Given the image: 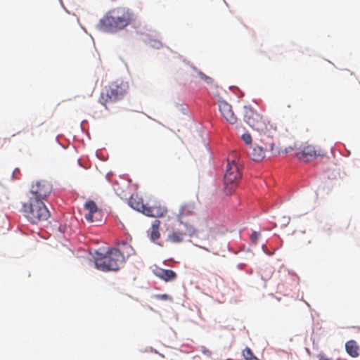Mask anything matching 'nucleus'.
<instances>
[{
    "mask_svg": "<svg viewBox=\"0 0 360 360\" xmlns=\"http://www.w3.org/2000/svg\"><path fill=\"white\" fill-rule=\"evenodd\" d=\"M185 207H186L185 205H181V207L179 209V214L176 216L178 221H179L181 224H183V221L181 219V217L182 214H184Z\"/></svg>",
    "mask_w": 360,
    "mask_h": 360,
    "instance_id": "27",
    "label": "nucleus"
},
{
    "mask_svg": "<svg viewBox=\"0 0 360 360\" xmlns=\"http://www.w3.org/2000/svg\"><path fill=\"white\" fill-rule=\"evenodd\" d=\"M238 170V167L235 165L233 161L227 163L223 179V190L226 195H232L237 188L238 179L239 177Z\"/></svg>",
    "mask_w": 360,
    "mask_h": 360,
    "instance_id": "4",
    "label": "nucleus"
},
{
    "mask_svg": "<svg viewBox=\"0 0 360 360\" xmlns=\"http://www.w3.org/2000/svg\"><path fill=\"white\" fill-rule=\"evenodd\" d=\"M345 350L351 357L356 358L360 355V347L354 340H348L345 343Z\"/></svg>",
    "mask_w": 360,
    "mask_h": 360,
    "instance_id": "9",
    "label": "nucleus"
},
{
    "mask_svg": "<svg viewBox=\"0 0 360 360\" xmlns=\"http://www.w3.org/2000/svg\"><path fill=\"white\" fill-rule=\"evenodd\" d=\"M163 209H166L165 207H155V212H156L157 211H158V212H160L162 211Z\"/></svg>",
    "mask_w": 360,
    "mask_h": 360,
    "instance_id": "42",
    "label": "nucleus"
},
{
    "mask_svg": "<svg viewBox=\"0 0 360 360\" xmlns=\"http://www.w3.org/2000/svg\"><path fill=\"white\" fill-rule=\"evenodd\" d=\"M17 172H18V173H20V169H19L18 167L15 168V169H14V170H13V173H12L11 179H12L13 180H15V179H18V177H16V176H15V174H16Z\"/></svg>",
    "mask_w": 360,
    "mask_h": 360,
    "instance_id": "34",
    "label": "nucleus"
},
{
    "mask_svg": "<svg viewBox=\"0 0 360 360\" xmlns=\"http://www.w3.org/2000/svg\"><path fill=\"white\" fill-rule=\"evenodd\" d=\"M101 150H97L96 151V157L102 160V161H105L107 160V158H105V156L104 155H103L101 152H100Z\"/></svg>",
    "mask_w": 360,
    "mask_h": 360,
    "instance_id": "32",
    "label": "nucleus"
},
{
    "mask_svg": "<svg viewBox=\"0 0 360 360\" xmlns=\"http://www.w3.org/2000/svg\"><path fill=\"white\" fill-rule=\"evenodd\" d=\"M167 209H163L162 212H158L157 211L155 212V207L151 206H148L147 205H144L143 202H141L140 211L142 214L147 217H162L167 212Z\"/></svg>",
    "mask_w": 360,
    "mask_h": 360,
    "instance_id": "8",
    "label": "nucleus"
},
{
    "mask_svg": "<svg viewBox=\"0 0 360 360\" xmlns=\"http://www.w3.org/2000/svg\"><path fill=\"white\" fill-rule=\"evenodd\" d=\"M115 84H117V91L120 92V98L122 99L126 95L129 89V84L127 82L117 79Z\"/></svg>",
    "mask_w": 360,
    "mask_h": 360,
    "instance_id": "13",
    "label": "nucleus"
},
{
    "mask_svg": "<svg viewBox=\"0 0 360 360\" xmlns=\"http://www.w3.org/2000/svg\"><path fill=\"white\" fill-rule=\"evenodd\" d=\"M105 97L112 102L122 100L120 98V92L117 91V84H115V81L112 82L108 89H106Z\"/></svg>",
    "mask_w": 360,
    "mask_h": 360,
    "instance_id": "10",
    "label": "nucleus"
},
{
    "mask_svg": "<svg viewBox=\"0 0 360 360\" xmlns=\"http://www.w3.org/2000/svg\"><path fill=\"white\" fill-rule=\"evenodd\" d=\"M84 209L88 210V212L97 213L101 212V210L98 209L96 203L93 200H88L84 203Z\"/></svg>",
    "mask_w": 360,
    "mask_h": 360,
    "instance_id": "14",
    "label": "nucleus"
},
{
    "mask_svg": "<svg viewBox=\"0 0 360 360\" xmlns=\"http://www.w3.org/2000/svg\"><path fill=\"white\" fill-rule=\"evenodd\" d=\"M175 106L179 109V110L183 114V115H188V107L183 104H179L178 103H175Z\"/></svg>",
    "mask_w": 360,
    "mask_h": 360,
    "instance_id": "23",
    "label": "nucleus"
},
{
    "mask_svg": "<svg viewBox=\"0 0 360 360\" xmlns=\"http://www.w3.org/2000/svg\"><path fill=\"white\" fill-rule=\"evenodd\" d=\"M297 158L304 162H309L316 159L318 156H323L324 153H317L314 147L308 146L296 153Z\"/></svg>",
    "mask_w": 360,
    "mask_h": 360,
    "instance_id": "5",
    "label": "nucleus"
},
{
    "mask_svg": "<svg viewBox=\"0 0 360 360\" xmlns=\"http://www.w3.org/2000/svg\"><path fill=\"white\" fill-rule=\"evenodd\" d=\"M150 351L152 352H154V353H158V351L155 349H153V347H149L148 349H146V352H148V351Z\"/></svg>",
    "mask_w": 360,
    "mask_h": 360,
    "instance_id": "43",
    "label": "nucleus"
},
{
    "mask_svg": "<svg viewBox=\"0 0 360 360\" xmlns=\"http://www.w3.org/2000/svg\"><path fill=\"white\" fill-rule=\"evenodd\" d=\"M184 63L186 65H188V66L191 67V68L195 71L197 74H198V72L200 71V70H198L193 64H192L190 61L188 60H186V59H184Z\"/></svg>",
    "mask_w": 360,
    "mask_h": 360,
    "instance_id": "28",
    "label": "nucleus"
},
{
    "mask_svg": "<svg viewBox=\"0 0 360 360\" xmlns=\"http://www.w3.org/2000/svg\"><path fill=\"white\" fill-rule=\"evenodd\" d=\"M77 164L79 167L86 169V166L82 162L81 159L79 158L77 160Z\"/></svg>",
    "mask_w": 360,
    "mask_h": 360,
    "instance_id": "38",
    "label": "nucleus"
},
{
    "mask_svg": "<svg viewBox=\"0 0 360 360\" xmlns=\"http://www.w3.org/2000/svg\"><path fill=\"white\" fill-rule=\"evenodd\" d=\"M94 214L95 213H92V212H88V213L85 214L84 217H85L86 220L89 222H93Z\"/></svg>",
    "mask_w": 360,
    "mask_h": 360,
    "instance_id": "29",
    "label": "nucleus"
},
{
    "mask_svg": "<svg viewBox=\"0 0 360 360\" xmlns=\"http://www.w3.org/2000/svg\"><path fill=\"white\" fill-rule=\"evenodd\" d=\"M142 200L141 199V201L136 200L135 198H134L132 196H131L128 201V205L134 210L140 211Z\"/></svg>",
    "mask_w": 360,
    "mask_h": 360,
    "instance_id": "19",
    "label": "nucleus"
},
{
    "mask_svg": "<svg viewBox=\"0 0 360 360\" xmlns=\"http://www.w3.org/2000/svg\"><path fill=\"white\" fill-rule=\"evenodd\" d=\"M154 297L160 300H172V297L168 294H156Z\"/></svg>",
    "mask_w": 360,
    "mask_h": 360,
    "instance_id": "24",
    "label": "nucleus"
},
{
    "mask_svg": "<svg viewBox=\"0 0 360 360\" xmlns=\"http://www.w3.org/2000/svg\"><path fill=\"white\" fill-rule=\"evenodd\" d=\"M120 244L122 245V246H127L128 247V243L126 240H121Z\"/></svg>",
    "mask_w": 360,
    "mask_h": 360,
    "instance_id": "44",
    "label": "nucleus"
},
{
    "mask_svg": "<svg viewBox=\"0 0 360 360\" xmlns=\"http://www.w3.org/2000/svg\"><path fill=\"white\" fill-rule=\"evenodd\" d=\"M52 191V186L46 181H37L35 186H32L30 193L33 195L28 202L22 203V211L26 219L32 224L45 221L50 217V212L43 200L48 197Z\"/></svg>",
    "mask_w": 360,
    "mask_h": 360,
    "instance_id": "1",
    "label": "nucleus"
},
{
    "mask_svg": "<svg viewBox=\"0 0 360 360\" xmlns=\"http://www.w3.org/2000/svg\"><path fill=\"white\" fill-rule=\"evenodd\" d=\"M108 101H109V99L107 97L105 98H104V93L101 92L100 98H99V100H98L99 103H101L103 105H105V103H106V102Z\"/></svg>",
    "mask_w": 360,
    "mask_h": 360,
    "instance_id": "31",
    "label": "nucleus"
},
{
    "mask_svg": "<svg viewBox=\"0 0 360 360\" xmlns=\"http://www.w3.org/2000/svg\"><path fill=\"white\" fill-rule=\"evenodd\" d=\"M252 159L255 162H259L262 160L266 156V150L258 145H252Z\"/></svg>",
    "mask_w": 360,
    "mask_h": 360,
    "instance_id": "11",
    "label": "nucleus"
},
{
    "mask_svg": "<svg viewBox=\"0 0 360 360\" xmlns=\"http://www.w3.org/2000/svg\"><path fill=\"white\" fill-rule=\"evenodd\" d=\"M244 265H245V264H243V263H240V264H238V267L239 269H241L242 266H244Z\"/></svg>",
    "mask_w": 360,
    "mask_h": 360,
    "instance_id": "49",
    "label": "nucleus"
},
{
    "mask_svg": "<svg viewBox=\"0 0 360 360\" xmlns=\"http://www.w3.org/2000/svg\"><path fill=\"white\" fill-rule=\"evenodd\" d=\"M128 250L127 251V257H129L131 255H134L135 253V251L134 248L131 247V245H128L127 248Z\"/></svg>",
    "mask_w": 360,
    "mask_h": 360,
    "instance_id": "33",
    "label": "nucleus"
},
{
    "mask_svg": "<svg viewBox=\"0 0 360 360\" xmlns=\"http://www.w3.org/2000/svg\"><path fill=\"white\" fill-rule=\"evenodd\" d=\"M153 273L165 282H171L177 278V274L174 271L162 269L156 265H155V269H153Z\"/></svg>",
    "mask_w": 360,
    "mask_h": 360,
    "instance_id": "6",
    "label": "nucleus"
},
{
    "mask_svg": "<svg viewBox=\"0 0 360 360\" xmlns=\"http://www.w3.org/2000/svg\"><path fill=\"white\" fill-rule=\"evenodd\" d=\"M87 123H88V122H87L86 120H82L81 122V123H80V128H81V130L82 131H84V126L85 124H87Z\"/></svg>",
    "mask_w": 360,
    "mask_h": 360,
    "instance_id": "36",
    "label": "nucleus"
},
{
    "mask_svg": "<svg viewBox=\"0 0 360 360\" xmlns=\"http://www.w3.org/2000/svg\"><path fill=\"white\" fill-rule=\"evenodd\" d=\"M293 150V148L291 147V146H289V147H286L283 151L282 153H284V154H287L289 152Z\"/></svg>",
    "mask_w": 360,
    "mask_h": 360,
    "instance_id": "35",
    "label": "nucleus"
},
{
    "mask_svg": "<svg viewBox=\"0 0 360 360\" xmlns=\"http://www.w3.org/2000/svg\"><path fill=\"white\" fill-rule=\"evenodd\" d=\"M226 360H231V359H227Z\"/></svg>",
    "mask_w": 360,
    "mask_h": 360,
    "instance_id": "52",
    "label": "nucleus"
},
{
    "mask_svg": "<svg viewBox=\"0 0 360 360\" xmlns=\"http://www.w3.org/2000/svg\"><path fill=\"white\" fill-rule=\"evenodd\" d=\"M270 150L272 152V153H274V143H271V145H270Z\"/></svg>",
    "mask_w": 360,
    "mask_h": 360,
    "instance_id": "45",
    "label": "nucleus"
},
{
    "mask_svg": "<svg viewBox=\"0 0 360 360\" xmlns=\"http://www.w3.org/2000/svg\"><path fill=\"white\" fill-rule=\"evenodd\" d=\"M229 89L231 91H233V90H236L237 91H240V89L236 86H229Z\"/></svg>",
    "mask_w": 360,
    "mask_h": 360,
    "instance_id": "41",
    "label": "nucleus"
},
{
    "mask_svg": "<svg viewBox=\"0 0 360 360\" xmlns=\"http://www.w3.org/2000/svg\"><path fill=\"white\" fill-rule=\"evenodd\" d=\"M168 239L172 243H178L183 241V234L179 231H174L168 235Z\"/></svg>",
    "mask_w": 360,
    "mask_h": 360,
    "instance_id": "17",
    "label": "nucleus"
},
{
    "mask_svg": "<svg viewBox=\"0 0 360 360\" xmlns=\"http://www.w3.org/2000/svg\"><path fill=\"white\" fill-rule=\"evenodd\" d=\"M190 212H188L187 213H186V215H189Z\"/></svg>",
    "mask_w": 360,
    "mask_h": 360,
    "instance_id": "51",
    "label": "nucleus"
},
{
    "mask_svg": "<svg viewBox=\"0 0 360 360\" xmlns=\"http://www.w3.org/2000/svg\"><path fill=\"white\" fill-rule=\"evenodd\" d=\"M264 248H265V245H262V250H263V251H264V252L265 254H266L268 255H270V256H271V255H273L274 254V252H269V251H266Z\"/></svg>",
    "mask_w": 360,
    "mask_h": 360,
    "instance_id": "37",
    "label": "nucleus"
},
{
    "mask_svg": "<svg viewBox=\"0 0 360 360\" xmlns=\"http://www.w3.org/2000/svg\"><path fill=\"white\" fill-rule=\"evenodd\" d=\"M283 219H284V221H283V225L284 226H287V225L289 224V222H290V218H289V217L286 218V217H283Z\"/></svg>",
    "mask_w": 360,
    "mask_h": 360,
    "instance_id": "39",
    "label": "nucleus"
},
{
    "mask_svg": "<svg viewBox=\"0 0 360 360\" xmlns=\"http://www.w3.org/2000/svg\"><path fill=\"white\" fill-rule=\"evenodd\" d=\"M166 262H167V260H164V261H163V264H164L165 265H166Z\"/></svg>",
    "mask_w": 360,
    "mask_h": 360,
    "instance_id": "50",
    "label": "nucleus"
},
{
    "mask_svg": "<svg viewBox=\"0 0 360 360\" xmlns=\"http://www.w3.org/2000/svg\"><path fill=\"white\" fill-rule=\"evenodd\" d=\"M244 115L243 120L245 122L248 123L249 120L253 116L255 111L252 106L250 105H244Z\"/></svg>",
    "mask_w": 360,
    "mask_h": 360,
    "instance_id": "16",
    "label": "nucleus"
},
{
    "mask_svg": "<svg viewBox=\"0 0 360 360\" xmlns=\"http://www.w3.org/2000/svg\"><path fill=\"white\" fill-rule=\"evenodd\" d=\"M96 269L102 271H116L125 262V257L119 248L102 247L94 250L93 255Z\"/></svg>",
    "mask_w": 360,
    "mask_h": 360,
    "instance_id": "3",
    "label": "nucleus"
},
{
    "mask_svg": "<svg viewBox=\"0 0 360 360\" xmlns=\"http://www.w3.org/2000/svg\"><path fill=\"white\" fill-rule=\"evenodd\" d=\"M185 226L187 229V231H188V236H191V237H193L194 236V234L195 233V232H196L195 229L193 226H188L187 223L185 224Z\"/></svg>",
    "mask_w": 360,
    "mask_h": 360,
    "instance_id": "25",
    "label": "nucleus"
},
{
    "mask_svg": "<svg viewBox=\"0 0 360 360\" xmlns=\"http://www.w3.org/2000/svg\"><path fill=\"white\" fill-rule=\"evenodd\" d=\"M260 237L261 233L259 231H253L250 236L251 243L252 245H257Z\"/></svg>",
    "mask_w": 360,
    "mask_h": 360,
    "instance_id": "21",
    "label": "nucleus"
},
{
    "mask_svg": "<svg viewBox=\"0 0 360 360\" xmlns=\"http://www.w3.org/2000/svg\"><path fill=\"white\" fill-rule=\"evenodd\" d=\"M241 139L247 146H250V147H252V139L251 134L249 132L243 133L241 135Z\"/></svg>",
    "mask_w": 360,
    "mask_h": 360,
    "instance_id": "20",
    "label": "nucleus"
},
{
    "mask_svg": "<svg viewBox=\"0 0 360 360\" xmlns=\"http://www.w3.org/2000/svg\"><path fill=\"white\" fill-rule=\"evenodd\" d=\"M198 76L200 77V79H202V81H204L207 85H210V86H212L214 85V79L205 75L203 72L202 71H199L198 72Z\"/></svg>",
    "mask_w": 360,
    "mask_h": 360,
    "instance_id": "18",
    "label": "nucleus"
},
{
    "mask_svg": "<svg viewBox=\"0 0 360 360\" xmlns=\"http://www.w3.org/2000/svg\"><path fill=\"white\" fill-rule=\"evenodd\" d=\"M134 20V13L128 8L118 7L110 10L100 19L96 29L105 33L115 34Z\"/></svg>",
    "mask_w": 360,
    "mask_h": 360,
    "instance_id": "2",
    "label": "nucleus"
},
{
    "mask_svg": "<svg viewBox=\"0 0 360 360\" xmlns=\"http://www.w3.org/2000/svg\"><path fill=\"white\" fill-rule=\"evenodd\" d=\"M242 356H243L244 359L245 358H253L255 356H256L254 353L252 352V349L248 347H246L242 352Z\"/></svg>",
    "mask_w": 360,
    "mask_h": 360,
    "instance_id": "22",
    "label": "nucleus"
},
{
    "mask_svg": "<svg viewBox=\"0 0 360 360\" xmlns=\"http://www.w3.org/2000/svg\"><path fill=\"white\" fill-rule=\"evenodd\" d=\"M160 224V221L158 219L154 220L151 224L150 239L152 242H154L160 237V233L159 231Z\"/></svg>",
    "mask_w": 360,
    "mask_h": 360,
    "instance_id": "12",
    "label": "nucleus"
},
{
    "mask_svg": "<svg viewBox=\"0 0 360 360\" xmlns=\"http://www.w3.org/2000/svg\"><path fill=\"white\" fill-rule=\"evenodd\" d=\"M219 108L222 116L230 123L234 124L237 121L231 105H229L226 101H219Z\"/></svg>",
    "mask_w": 360,
    "mask_h": 360,
    "instance_id": "7",
    "label": "nucleus"
},
{
    "mask_svg": "<svg viewBox=\"0 0 360 360\" xmlns=\"http://www.w3.org/2000/svg\"><path fill=\"white\" fill-rule=\"evenodd\" d=\"M57 230L61 233H65V231H67V225L60 224L57 227Z\"/></svg>",
    "mask_w": 360,
    "mask_h": 360,
    "instance_id": "30",
    "label": "nucleus"
},
{
    "mask_svg": "<svg viewBox=\"0 0 360 360\" xmlns=\"http://www.w3.org/2000/svg\"><path fill=\"white\" fill-rule=\"evenodd\" d=\"M146 43L150 47L155 49H159L162 46V44L160 41L151 38L150 36H146L145 39Z\"/></svg>",
    "mask_w": 360,
    "mask_h": 360,
    "instance_id": "15",
    "label": "nucleus"
},
{
    "mask_svg": "<svg viewBox=\"0 0 360 360\" xmlns=\"http://www.w3.org/2000/svg\"><path fill=\"white\" fill-rule=\"evenodd\" d=\"M244 251H245L247 252H251V250H250V248H245V249L244 248Z\"/></svg>",
    "mask_w": 360,
    "mask_h": 360,
    "instance_id": "48",
    "label": "nucleus"
},
{
    "mask_svg": "<svg viewBox=\"0 0 360 360\" xmlns=\"http://www.w3.org/2000/svg\"><path fill=\"white\" fill-rule=\"evenodd\" d=\"M200 349H201V352L202 353L207 356V357H211L212 356V352L210 350H209L208 349H207L205 346H201L200 347Z\"/></svg>",
    "mask_w": 360,
    "mask_h": 360,
    "instance_id": "26",
    "label": "nucleus"
},
{
    "mask_svg": "<svg viewBox=\"0 0 360 360\" xmlns=\"http://www.w3.org/2000/svg\"><path fill=\"white\" fill-rule=\"evenodd\" d=\"M84 131H85V133H86V134L87 137H88L89 139H91L89 132L88 131H85V130H84Z\"/></svg>",
    "mask_w": 360,
    "mask_h": 360,
    "instance_id": "47",
    "label": "nucleus"
},
{
    "mask_svg": "<svg viewBox=\"0 0 360 360\" xmlns=\"http://www.w3.org/2000/svg\"><path fill=\"white\" fill-rule=\"evenodd\" d=\"M112 175H113V172H108V173L106 174V175H105V179H106L108 181H110V176H112Z\"/></svg>",
    "mask_w": 360,
    "mask_h": 360,
    "instance_id": "40",
    "label": "nucleus"
},
{
    "mask_svg": "<svg viewBox=\"0 0 360 360\" xmlns=\"http://www.w3.org/2000/svg\"><path fill=\"white\" fill-rule=\"evenodd\" d=\"M245 360H258L257 356H255L253 358H245Z\"/></svg>",
    "mask_w": 360,
    "mask_h": 360,
    "instance_id": "46",
    "label": "nucleus"
}]
</instances>
